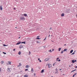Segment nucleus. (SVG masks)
I'll return each instance as SVG.
<instances>
[{
    "instance_id": "f257e3e1",
    "label": "nucleus",
    "mask_w": 77,
    "mask_h": 77,
    "mask_svg": "<svg viewBox=\"0 0 77 77\" xmlns=\"http://www.w3.org/2000/svg\"><path fill=\"white\" fill-rule=\"evenodd\" d=\"M50 60V59L49 58H46L45 60L44 61H49Z\"/></svg>"
},
{
    "instance_id": "f03ea898",
    "label": "nucleus",
    "mask_w": 77,
    "mask_h": 77,
    "mask_svg": "<svg viewBox=\"0 0 77 77\" xmlns=\"http://www.w3.org/2000/svg\"><path fill=\"white\" fill-rule=\"evenodd\" d=\"M11 69L9 68H7V71H8V72H11Z\"/></svg>"
},
{
    "instance_id": "7ed1b4c3",
    "label": "nucleus",
    "mask_w": 77,
    "mask_h": 77,
    "mask_svg": "<svg viewBox=\"0 0 77 77\" xmlns=\"http://www.w3.org/2000/svg\"><path fill=\"white\" fill-rule=\"evenodd\" d=\"M23 46L22 45H20L19 46V48L20 49H21L23 48Z\"/></svg>"
},
{
    "instance_id": "20e7f679",
    "label": "nucleus",
    "mask_w": 77,
    "mask_h": 77,
    "mask_svg": "<svg viewBox=\"0 0 77 77\" xmlns=\"http://www.w3.org/2000/svg\"><path fill=\"white\" fill-rule=\"evenodd\" d=\"M11 61H8V63H7V65H11Z\"/></svg>"
},
{
    "instance_id": "39448f33",
    "label": "nucleus",
    "mask_w": 77,
    "mask_h": 77,
    "mask_svg": "<svg viewBox=\"0 0 77 77\" xmlns=\"http://www.w3.org/2000/svg\"><path fill=\"white\" fill-rule=\"evenodd\" d=\"M48 67L49 68H50L52 66V65L51 64H48Z\"/></svg>"
},
{
    "instance_id": "423d86ee",
    "label": "nucleus",
    "mask_w": 77,
    "mask_h": 77,
    "mask_svg": "<svg viewBox=\"0 0 77 77\" xmlns=\"http://www.w3.org/2000/svg\"><path fill=\"white\" fill-rule=\"evenodd\" d=\"M25 19V18L24 17H21L20 18V20H23Z\"/></svg>"
},
{
    "instance_id": "0eeeda50",
    "label": "nucleus",
    "mask_w": 77,
    "mask_h": 77,
    "mask_svg": "<svg viewBox=\"0 0 77 77\" xmlns=\"http://www.w3.org/2000/svg\"><path fill=\"white\" fill-rule=\"evenodd\" d=\"M21 43V42L19 41L18 43L16 44V45H18Z\"/></svg>"
},
{
    "instance_id": "6e6552de",
    "label": "nucleus",
    "mask_w": 77,
    "mask_h": 77,
    "mask_svg": "<svg viewBox=\"0 0 77 77\" xmlns=\"http://www.w3.org/2000/svg\"><path fill=\"white\" fill-rule=\"evenodd\" d=\"M22 65V64H21V63H19V65L18 66V67H20V66H21Z\"/></svg>"
},
{
    "instance_id": "1a4fd4ad",
    "label": "nucleus",
    "mask_w": 77,
    "mask_h": 77,
    "mask_svg": "<svg viewBox=\"0 0 77 77\" xmlns=\"http://www.w3.org/2000/svg\"><path fill=\"white\" fill-rule=\"evenodd\" d=\"M29 66L28 65H27L26 66V68H29Z\"/></svg>"
},
{
    "instance_id": "9d476101",
    "label": "nucleus",
    "mask_w": 77,
    "mask_h": 77,
    "mask_svg": "<svg viewBox=\"0 0 77 77\" xmlns=\"http://www.w3.org/2000/svg\"><path fill=\"white\" fill-rule=\"evenodd\" d=\"M64 16V13H63L61 14V16L62 17Z\"/></svg>"
},
{
    "instance_id": "9b49d317",
    "label": "nucleus",
    "mask_w": 77,
    "mask_h": 77,
    "mask_svg": "<svg viewBox=\"0 0 77 77\" xmlns=\"http://www.w3.org/2000/svg\"><path fill=\"white\" fill-rule=\"evenodd\" d=\"M24 16L25 17H27V14H23Z\"/></svg>"
},
{
    "instance_id": "f8f14e48",
    "label": "nucleus",
    "mask_w": 77,
    "mask_h": 77,
    "mask_svg": "<svg viewBox=\"0 0 77 77\" xmlns=\"http://www.w3.org/2000/svg\"><path fill=\"white\" fill-rule=\"evenodd\" d=\"M31 72H33V68H32V69H31Z\"/></svg>"
},
{
    "instance_id": "ddd939ff",
    "label": "nucleus",
    "mask_w": 77,
    "mask_h": 77,
    "mask_svg": "<svg viewBox=\"0 0 77 77\" xmlns=\"http://www.w3.org/2000/svg\"><path fill=\"white\" fill-rule=\"evenodd\" d=\"M0 9L1 10V11H2V10L3 9V8L2 7V6H0Z\"/></svg>"
},
{
    "instance_id": "4468645a",
    "label": "nucleus",
    "mask_w": 77,
    "mask_h": 77,
    "mask_svg": "<svg viewBox=\"0 0 77 77\" xmlns=\"http://www.w3.org/2000/svg\"><path fill=\"white\" fill-rule=\"evenodd\" d=\"M44 72V69H42V70L41 71V73H42Z\"/></svg>"
},
{
    "instance_id": "2eb2a0df",
    "label": "nucleus",
    "mask_w": 77,
    "mask_h": 77,
    "mask_svg": "<svg viewBox=\"0 0 77 77\" xmlns=\"http://www.w3.org/2000/svg\"><path fill=\"white\" fill-rule=\"evenodd\" d=\"M67 49H64V50H63V51H67Z\"/></svg>"
},
{
    "instance_id": "dca6fc26",
    "label": "nucleus",
    "mask_w": 77,
    "mask_h": 77,
    "mask_svg": "<svg viewBox=\"0 0 77 77\" xmlns=\"http://www.w3.org/2000/svg\"><path fill=\"white\" fill-rule=\"evenodd\" d=\"M73 51V50H71L70 51V53H72V52Z\"/></svg>"
},
{
    "instance_id": "f3484780",
    "label": "nucleus",
    "mask_w": 77,
    "mask_h": 77,
    "mask_svg": "<svg viewBox=\"0 0 77 77\" xmlns=\"http://www.w3.org/2000/svg\"><path fill=\"white\" fill-rule=\"evenodd\" d=\"M26 44V42H21V44Z\"/></svg>"
},
{
    "instance_id": "a211bd4d",
    "label": "nucleus",
    "mask_w": 77,
    "mask_h": 77,
    "mask_svg": "<svg viewBox=\"0 0 77 77\" xmlns=\"http://www.w3.org/2000/svg\"><path fill=\"white\" fill-rule=\"evenodd\" d=\"M24 77H28V75H25L24 76Z\"/></svg>"
},
{
    "instance_id": "6ab92c4d",
    "label": "nucleus",
    "mask_w": 77,
    "mask_h": 77,
    "mask_svg": "<svg viewBox=\"0 0 77 77\" xmlns=\"http://www.w3.org/2000/svg\"><path fill=\"white\" fill-rule=\"evenodd\" d=\"M18 54H19V55H20V54H21V52L20 51H19V52H18Z\"/></svg>"
},
{
    "instance_id": "aec40b11",
    "label": "nucleus",
    "mask_w": 77,
    "mask_h": 77,
    "mask_svg": "<svg viewBox=\"0 0 77 77\" xmlns=\"http://www.w3.org/2000/svg\"><path fill=\"white\" fill-rule=\"evenodd\" d=\"M4 63V62L3 61H2L1 62V63L3 64Z\"/></svg>"
},
{
    "instance_id": "412c9836",
    "label": "nucleus",
    "mask_w": 77,
    "mask_h": 77,
    "mask_svg": "<svg viewBox=\"0 0 77 77\" xmlns=\"http://www.w3.org/2000/svg\"><path fill=\"white\" fill-rule=\"evenodd\" d=\"M8 46V45H5V44L3 45V46Z\"/></svg>"
},
{
    "instance_id": "4be33fe9",
    "label": "nucleus",
    "mask_w": 77,
    "mask_h": 77,
    "mask_svg": "<svg viewBox=\"0 0 77 77\" xmlns=\"http://www.w3.org/2000/svg\"><path fill=\"white\" fill-rule=\"evenodd\" d=\"M72 63H74L75 61L74 60H72Z\"/></svg>"
},
{
    "instance_id": "5701e85b",
    "label": "nucleus",
    "mask_w": 77,
    "mask_h": 77,
    "mask_svg": "<svg viewBox=\"0 0 77 77\" xmlns=\"http://www.w3.org/2000/svg\"><path fill=\"white\" fill-rule=\"evenodd\" d=\"M61 50V48H59V51H60Z\"/></svg>"
},
{
    "instance_id": "b1692460",
    "label": "nucleus",
    "mask_w": 77,
    "mask_h": 77,
    "mask_svg": "<svg viewBox=\"0 0 77 77\" xmlns=\"http://www.w3.org/2000/svg\"><path fill=\"white\" fill-rule=\"evenodd\" d=\"M36 38L37 39H41V38H38V37H37Z\"/></svg>"
},
{
    "instance_id": "393cba45",
    "label": "nucleus",
    "mask_w": 77,
    "mask_h": 77,
    "mask_svg": "<svg viewBox=\"0 0 77 77\" xmlns=\"http://www.w3.org/2000/svg\"><path fill=\"white\" fill-rule=\"evenodd\" d=\"M49 52H50L51 53L52 52V51H51V50H49Z\"/></svg>"
},
{
    "instance_id": "a878e982",
    "label": "nucleus",
    "mask_w": 77,
    "mask_h": 77,
    "mask_svg": "<svg viewBox=\"0 0 77 77\" xmlns=\"http://www.w3.org/2000/svg\"><path fill=\"white\" fill-rule=\"evenodd\" d=\"M28 70V69H25V71H26Z\"/></svg>"
},
{
    "instance_id": "bb28decb",
    "label": "nucleus",
    "mask_w": 77,
    "mask_h": 77,
    "mask_svg": "<svg viewBox=\"0 0 77 77\" xmlns=\"http://www.w3.org/2000/svg\"><path fill=\"white\" fill-rule=\"evenodd\" d=\"M75 54V53L73 52L72 54H71L72 55H73V54Z\"/></svg>"
},
{
    "instance_id": "cd10ccee",
    "label": "nucleus",
    "mask_w": 77,
    "mask_h": 77,
    "mask_svg": "<svg viewBox=\"0 0 77 77\" xmlns=\"http://www.w3.org/2000/svg\"><path fill=\"white\" fill-rule=\"evenodd\" d=\"M77 70L76 69H75L73 70V71L74 72L75 71H76Z\"/></svg>"
},
{
    "instance_id": "c85d7f7f",
    "label": "nucleus",
    "mask_w": 77,
    "mask_h": 77,
    "mask_svg": "<svg viewBox=\"0 0 77 77\" xmlns=\"http://www.w3.org/2000/svg\"><path fill=\"white\" fill-rule=\"evenodd\" d=\"M63 51H61V54H63Z\"/></svg>"
},
{
    "instance_id": "c756f323",
    "label": "nucleus",
    "mask_w": 77,
    "mask_h": 77,
    "mask_svg": "<svg viewBox=\"0 0 77 77\" xmlns=\"http://www.w3.org/2000/svg\"><path fill=\"white\" fill-rule=\"evenodd\" d=\"M3 53L4 54H6V53L5 52H3Z\"/></svg>"
},
{
    "instance_id": "7c9ffc66",
    "label": "nucleus",
    "mask_w": 77,
    "mask_h": 77,
    "mask_svg": "<svg viewBox=\"0 0 77 77\" xmlns=\"http://www.w3.org/2000/svg\"><path fill=\"white\" fill-rule=\"evenodd\" d=\"M46 38H47V37H46V38H45V39H44V40H43L44 41L46 40Z\"/></svg>"
},
{
    "instance_id": "2f4dec72",
    "label": "nucleus",
    "mask_w": 77,
    "mask_h": 77,
    "mask_svg": "<svg viewBox=\"0 0 77 77\" xmlns=\"http://www.w3.org/2000/svg\"><path fill=\"white\" fill-rule=\"evenodd\" d=\"M55 65V64L54 63L53 64V66H54Z\"/></svg>"
},
{
    "instance_id": "473e14b6",
    "label": "nucleus",
    "mask_w": 77,
    "mask_h": 77,
    "mask_svg": "<svg viewBox=\"0 0 77 77\" xmlns=\"http://www.w3.org/2000/svg\"><path fill=\"white\" fill-rule=\"evenodd\" d=\"M1 70H2V69L1 68H0V72H1Z\"/></svg>"
},
{
    "instance_id": "72a5a7b5",
    "label": "nucleus",
    "mask_w": 77,
    "mask_h": 77,
    "mask_svg": "<svg viewBox=\"0 0 77 77\" xmlns=\"http://www.w3.org/2000/svg\"><path fill=\"white\" fill-rule=\"evenodd\" d=\"M77 60H75L74 62H76Z\"/></svg>"
},
{
    "instance_id": "f704fd0d",
    "label": "nucleus",
    "mask_w": 77,
    "mask_h": 77,
    "mask_svg": "<svg viewBox=\"0 0 77 77\" xmlns=\"http://www.w3.org/2000/svg\"><path fill=\"white\" fill-rule=\"evenodd\" d=\"M56 71H57V70H58V69H57V68L56 69Z\"/></svg>"
},
{
    "instance_id": "c9c22d12",
    "label": "nucleus",
    "mask_w": 77,
    "mask_h": 77,
    "mask_svg": "<svg viewBox=\"0 0 77 77\" xmlns=\"http://www.w3.org/2000/svg\"><path fill=\"white\" fill-rule=\"evenodd\" d=\"M36 42H37V43H39L38 41H37Z\"/></svg>"
},
{
    "instance_id": "e433bc0d",
    "label": "nucleus",
    "mask_w": 77,
    "mask_h": 77,
    "mask_svg": "<svg viewBox=\"0 0 77 77\" xmlns=\"http://www.w3.org/2000/svg\"><path fill=\"white\" fill-rule=\"evenodd\" d=\"M75 76V75H73V77H74Z\"/></svg>"
},
{
    "instance_id": "4c0bfd02",
    "label": "nucleus",
    "mask_w": 77,
    "mask_h": 77,
    "mask_svg": "<svg viewBox=\"0 0 77 77\" xmlns=\"http://www.w3.org/2000/svg\"><path fill=\"white\" fill-rule=\"evenodd\" d=\"M52 29V28H50V30H51Z\"/></svg>"
},
{
    "instance_id": "58836bf2",
    "label": "nucleus",
    "mask_w": 77,
    "mask_h": 77,
    "mask_svg": "<svg viewBox=\"0 0 77 77\" xmlns=\"http://www.w3.org/2000/svg\"><path fill=\"white\" fill-rule=\"evenodd\" d=\"M77 75V73H75L74 75Z\"/></svg>"
},
{
    "instance_id": "ea45409f",
    "label": "nucleus",
    "mask_w": 77,
    "mask_h": 77,
    "mask_svg": "<svg viewBox=\"0 0 77 77\" xmlns=\"http://www.w3.org/2000/svg\"><path fill=\"white\" fill-rule=\"evenodd\" d=\"M15 49H14L13 51H15Z\"/></svg>"
},
{
    "instance_id": "a19ab883",
    "label": "nucleus",
    "mask_w": 77,
    "mask_h": 77,
    "mask_svg": "<svg viewBox=\"0 0 77 77\" xmlns=\"http://www.w3.org/2000/svg\"><path fill=\"white\" fill-rule=\"evenodd\" d=\"M75 68H77V66H75Z\"/></svg>"
},
{
    "instance_id": "79ce46f5",
    "label": "nucleus",
    "mask_w": 77,
    "mask_h": 77,
    "mask_svg": "<svg viewBox=\"0 0 77 77\" xmlns=\"http://www.w3.org/2000/svg\"><path fill=\"white\" fill-rule=\"evenodd\" d=\"M74 72V71H71V72Z\"/></svg>"
},
{
    "instance_id": "37998d69",
    "label": "nucleus",
    "mask_w": 77,
    "mask_h": 77,
    "mask_svg": "<svg viewBox=\"0 0 77 77\" xmlns=\"http://www.w3.org/2000/svg\"><path fill=\"white\" fill-rule=\"evenodd\" d=\"M58 61H60V60L59 59V60H58Z\"/></svg>"
},
{
    "instance_id": "c03bdc74",
    "label": "nucleus",
    "mask_w": 77,
    "mask_h": 77,
    "mask_svg": "<svg viewBox=\"0 0 77 77\" xmlns=\"http://www.w3.org/2000/svg\"><path fill=\"white\" fill-rule=\"evenodd\" d=\"M41 60H39V62H41Z\"/></svg>"
},
{
    "instance_id": "a18cd8bd",
    "label": "nucleus",
    "mask_w": 77,
    "mask_h": 77,
    "mask_svg": "<svg viewBox=\"0 0 77 77\" xmlns=\"http://www.w3.org/2000/svg\"><path fill=\"white\" fill-rule=\"evenodd\" d=\"M54 50V49H53L52 50V51H53Z\"/></svg>"
},
{
    "instance_id": "49530a36",
    "label": "nucleus",
    "mask_w": 77,
    "mask_h": 77,
    "mask_svg": "<svg viewBox=\"0 0 77 77\" xmlns=\"http://www.w3.org/2000/svg\"><path fill=\"white\" fill-rule=\"evenodd\" d=\"M59 59V58L58 57V58H57V60H58V59Z\"/></svg>"
},
{
    "instance_id": "de8ad7c7",
    "label": "nucleus",
    "mask_w": 77,
    "mask_h": 77,
    "mask_svg": "<svg viewBox=\"0 0 77 77\" xmlns=\"http://www.w3.org/2000/svg\"><path fill=\"white\" fill-rule=\"evenodd\" d=\"M37 37L38 38V37H40V36H37Z\"/></svg>"
},
{
    "instance_id": "09e8293b",
    "label": "nucleus",
    "mask_w": 77,
    "mask_h": 77,
    "mask_svg": "<svg viewBox=\"0 0 77 77\" xmlns=\"http://www.w3.org/2000/svg\"><path fill=\"white\" fill-rule=\"evenodd\" d=\"M38 60H40V59H39V58H38Z\"/></svg>"
},
{
    "instance_id": "8fccbe9b",
    "label": "nucleus",
    "mask_w": 77,
    "mask_h": 77,
    "mask_svg": "<svg viewBox=\"0 0 77 77\" xmlns=\"http://www.w3.org/2000/svg\"><path fill=\"white\" fill-rule=\"evenodd\" d=\"M60 70H61V69H60Z\"/></svg>"
},
{
    "instance_id": "3c124183",
    "label": "nucleus",
    "mask_w": 77,
    "mask_h": 77,
    "mask_svg": "<svg viewBox=\"0 0 77 77\" xmlns=\"http://www.w3.org/2000/svg\"><path fill=\"white\" fill-rule=\"evenodd\" d=\"M67 13H69V12H67Z\"/></svg>"
},
{
    "instance_id": "603ef678",
    "label": "nucleus",
    "mask_w": 77,
    "mask_h": 77,
    "mask_svg": "<svg viewBox=\"0 0 77 77\" xmlns=\"http://www.w3.org/2000/svg\"><path fill=\"white\" fill-rule=\"evenodd\" d=\"M43 47H44V48H45V46H43Z\"/></svg>"
},
{
    "instance_id": "864d4df0",
    "label": "nucleus",
    "mask_w": 77,
    "mask_h": 77,
    "mask_svg": "<svg viewBox=\"0 0 77 77\" xmlns=\"http://www.w3.org/2000/svg\"><path fill=\"white\" fill-rule=\"evenodd\" d=\"M14 10H15V8H14Z\"/></svg>"
},
{
    "instance_id": "5fc2aeb1",
    "label": "nucleus",
    "mask_w": 77,
    "mask_h": 77,
    "mask_svg": "<svg viewBox=\"0 0 77 77\" xmlns=\"http://www.w3.org/2000/svg\"><path fill=\"white\" fill-rule=\"evenodd\" d=\"M20 37H19V38H20Z\"/></svg>"
},
{
    "instance_id": "6e6d98bb",
    "label": "nucleus",
    "mask_w": 77,
    "mask_h": 77,
    "mask_svg": "<svg viewBox=\"0 0 77 77\" xmlns=\"http://www.w3.org/2000/svg\"><path fill=\"white\" fill-rule=\"evenodd\" d=\"M50 36V35H49V37Z\"/></svg>"
},
{
    "instance_id": "4d7b16f0",
    "label": "nucleus",
    "mask_w": 77,
    "mask_h": 77,
    "mask_svg": "<svg viewBox=\"0 0 77 77\" xmlns=\"http://www.w3.org/2000/svg\"><path fill=\"white\" fill-rule=\"evenodd\" d=\"M66 44L64 45V46H66Z\"/></svg>"
},
{
    "instance_id": "13d9d810",
    "label": "nucleus",
    "mask_w": 77,
    "mask_h": 77,
    "mask_svg": "<svg viewBox=\"0 0 77 77\" xmlns=\"http://www.w3.org/2000/svg\"><path fill=\"white\" fill-rule=\"evenodd\" d=\"M29 53H30V54L31 53L30 52V51H29Z\"/></svg>"
},
{
    "instance_id": "bf43d9fd",
    "label": "nucleus",
    "mask_w": 77,
    "mask_h": 77,
    "mask_svg": "<svg viewBox=\"0 0 77 77\" xmlns=\"http://www.w3.org/2000/svg\"><path fill=\"white\" fill-rule=\"evenodd\" d=\"M21 16H23V14H21Z\"/></svg>"
},
{
    "instance_id": "052dcab7",
    "label": "nucleus",
    "mask_w": 77,
    "mask_h": 77,
    "mask_svg": "<svg viewBox=\"0 0 77 77\" xmlns=\"http://www.w3.org/2000/svg\"><path fill=\"white\" fill-rule=\"evenodd\" d=\"M57 73V72H56V73Z\"/></svg>"
},
{
    "instance_id": "680f3d73",
    "label": "nucleus",
    "mask_w": 77,
    "mask_h": 77,
    "mask_svg": "<svg viewBox=\"0 0 77 77\" xmlns=\"http://www.w3.org/2000/svg\"><path fill=\"white\" fill-rule=\"evenodd\" d=\"M70 11V10H68V11Z\"/></svg>"
},
{
    "instance_id": "e2e57ef3",
    "label": "nucleus",
    "mask_w": 77,
    "mask_h": 77,
    "mask_svg": "<svg viewBox=\"0 0 77 77\" xmlns=\"http://www.w3.org/2000/svg\"><path fill=\"white\" fill-rule=\"evenodd\" d=\"M76 17H77V14L76 15Z\"/></svg>"
},
{
    "instance_id": "0e129e2a",
    "label": "nucleus",
    "mask_w": 77,
    "mask_h": 77,
    "mask_svg": "<svg viewBox=\"0 0 77 77\" xmlns=\"http://www.w3.org/2000/svg\"><path fill=\"white\" fill-rule=\"evenodd\" d=\"M15 28H17V27H15Z\"/></svg>"
},
{
    "instance_id": "69168bd1",
    "label": "nucleus",
    "mask_w": 77,
    "mask_h": 77,
    "mask_svg": "<svg viewBox=\"0 0 77 77\" xmlns=\"http://www.w3.org/2000/svg\"><path fill=\"white\" fill-rule=\"evenodd\" d=\"M35 75V74L34 75Z\"/></svg>"
},
{
    "instance_id": "338daca9",
    "label": "nucleus",
    "mask_w": 77,
    "mask_h": 77,
    "mask_svg": "<svg viewBox=\"0 0 77 77\" xmlns=\"http://www.w3.org/2000/svg\"><path fill=\"white\" fill-rule=\"evenodd\" d=\"M57 61H58V60L57 59Z\"/></svg>"
},
{
    "instance_id": "774afa93",
    "label": "nucleus",
    "mask_w": 77,
    "mask_h": 77,
    "mask_svg": "<svg viewBox=\"0 0 77 77\" xmlns=\"http://www.w3.org/2000/svg\"><path fill=\"white\" fill-rule=\"evenodd\" d=\"M2 41L1 40H0V41Z\"/></svg>"
}]
</instances>
